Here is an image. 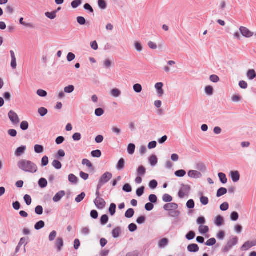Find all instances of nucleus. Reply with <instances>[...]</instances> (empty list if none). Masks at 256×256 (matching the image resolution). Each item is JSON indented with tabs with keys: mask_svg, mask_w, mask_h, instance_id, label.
<instances>
[{
	"mask_svg": "<svg viewBox=\"0 0 256 256\" xmlns=\"http://www.w3.org/2000/svg\"><path fill=\"white\" fill-rule=\"evenodd\" d=\"M82 3V0H74L71 3L72 8H76L79 6Z\"/></svg>",
	"mask_w": 256,
	"mask_h": 256,
	"instance_id": "38",
	"label": "nucleus"
},
{
	"mask_svg": "<svg viewBox=\"0 0 256 256\" xmlns=\"http://www.w3.org/2000/svg\"><path fill=\"white\" fill-rule=\"evenodd\" d=\"M112 62L110 59H106L104 62V66L106 68H109L112 66Z\"/></svg>",
	"mask_w": 256,
	"mask_h": 256,
	"instance_id": "52",
	"label": "nucleus"
},
{
	"mask_svg": "<svg viewBox=\"0 0 256 256\" xmlns=\"http://www.w3.org/2000/svg\"><path fill=\"white\" fill-rule=\"evenodd\" d=\"M57 235L56 232L52 230L50 234L48 236L49 240L52 242L54 240Z\"/></svg>",
	"mask_w": 256,
	"mask_h": 256,
	"instance_id": "51",
	"label": "nucleus"
},
{
	"mask_svg": "<svg viewBox=\"0 0 256 256\" xmlns=\"http://www.w3.org/2000/svg\"><path fill=\"white\" fill-rule=\"evenodd\" d=\"M224 222V218H223L220 216H218L216 218V220H215V224L218 226H221Z\"/></svg>",
	"mask_w": 256,
	"mask_h": 256,
	"instance_id": "29",
	"label": "nucleus"
},
{
	"mask_svg": "<svg viewBox=\"0 0 256 256\" xmlns=\"http://www.w3.org/2000/svg\"><path fill=\"white\" fill-rule=\"evenodd\" d=\"M45 226V223L42 220H40L36 222L34 225V228L36 230H40L43 228Z\"/></svg>",
	"mask_w": 256,
	"mask_h": 256,
	"instance_id": "28",
	"label": "nucleus"
},
{
	"mask_svg": "<svg viewBox=\"0 0 256 256\" xmlns=\"http://www.w3.org/2000/svg\"><path fill=\"white\" fill-rule=\"evenodd\" d=\"M149 162L152 166H156L158 163V158L156 156L152 155L149 158Z\"/></svg>",
	"mask_w": 256,
	"mask_h": 256,
	"instance_id": "23",
	"label": "nucleus"
},
{
	"mask_svg": "<svg viewBox=\"0 0 256 256\" xmlns=\"http://www.w3.org/2000/svg\"><path fill=\"white\" fill-rule=\"evenodd\" d=\"M110 93V95L114 98L119 97L122 94L121 91L117 88L112 89Z\"/></svg>",
	"mask_w": 256,
	"mask_h": 256,
	"instance_id": "18",
	"label": "nucleus"
},
{
	"mask_svg": "<svg viewBox=\"0 0 256 256\" xmlns=\"http://www.w3.org/2000/svg\"><path fill=\"white\" fill-rule=\"evenodd\" d=\"M56 12H57V11H54L52 12H47L45 14L46 17L50 18V20H54L56 16Z\"/></svg>",
	"mask_w": 256,
	"mask_h": 256,
	"instance_id": "31",
	"label": "nucleus"
},
{
	"mask_svg": "<svg viewBox=\"0 0 256 256\" xmlns=\"http://www.w3.org/2000/svg\"><path fill=\"white\" fill-rule=\"evenodd\" d=\"M36 94L40 97H45L48 94L46 91L41 89L38 90L36 92Z\"/></svg>",
	"mask_w": 256,
	"mask_h": 256,
	"instance_id": "53",
	"label": "nucleus"
},
{
	"mask_svg": "<svg viewBox=\"0 0 256 256\" xmlns=\"http://www.w3.org/2000/svg\"><path fill=\"white\" fill-rule=\"evenodd\" d=\"M48 158L47 156H43L42 159V166H44L48 165Z\"/></svg>",
	"mask_w": 256,
	"mask_h": 256,
	"instance_id": "62",
	"label": "nucleus"
},
{
	"mask_svg": "<svg viewBox=\"0 0 256 256\" xmlns=\"http://www.w3.org/2000/svg\"><path fill=\"white\" fill-rule=\"evenodd\" d=\"M52 166L56 170L60 169L62 166L60 162L56 160H55L52 162Z\"/></svg>",
	"mask_w": 256,
	"mask_h": 256,
	"instance_id": "30",
	"label": "nucleus"
},
{
	"mask_svg": "<svg viewBox=\"0 0 256 256\" xmlns=\"http://www.w3.org/2000/svg\"><path fill=\"white\" fill-rule=\"evenodd\" d=\"M144 187L143 186L138 188L136 191V195L138 196H141L144 194Z\"/></svg>",
	"mask_w": 256,
	"mask_h": 256,
	"instance_id": "63",
	"label": "nucleus"
},
{
	"mask_svg": "<svg viewBox=\"0 0 256 256\" xmlns=\"http://www.w3.org/2000/svg\"><path fill=\"white\" fill-rule=\"evenodd\" d=\"M85 196V193L84 192H82L80 194L76 196V198L75 199V200L76 202H80L84 200Z\"/></svg>",
	"mask_w": 256,
	"mask_h": 256,
	"instance_id": "43",
	"label": "nucleus"
},
{
	"mask_svg": "<svg viewBox=\"0 0 256 256\" xmlns=\"http://www.w3.org/2000/svg\"><path fill=\"white\" fill-rule=\"evenodd\" d=\"M218 178H220V182L222 184H224L227 182L228 180L226 177V175L224 173L220 172L218 174Z\"/></svg>",
	"mask_w": 256,
	"mask_h": 256,
	"instance_id": "22",
	"label": "nucleus"
},
{
	"mask_svg": "<svg viewBox=\"0 0 256 256\" xmlns=\"http://www.w3.org/2000/svg\"><path fill=\"white\" fill-rule=\"evenodd\" d=\"M230 176L234 182H238L240 178V174L238 171H230Z\"/></svg>",
	"mask_w": 256,
	"mask_h": 256,
	"instance_id": "11",
	"label": "nucleus"
},
{
	"mask_svg": "<svg viewBox=\"0 0 256 256\" xmlns=\"http://www.w3.org/2000/svg\"><path fill=\"white\" fill-rule=\"evenodd\" d=\"M134 48H135L136 50L138 52H140L142 50L143 48H142V44L140 42H136L134 43Z\"/></svg>",
	"mask_w": 256,
	"mask_h": 256,
	"instance_id": "46",
	"label": "nucleus"
},
{
	"mask_svg": "<svg viewBox=\"0 0 256 256\" xmlns=\"http://www.w3.org/2000/svg\"><path fill=\"white\" fill-rule=\"evenodd\" d=\"M94 203L98 209H103L106 204V202L102 198H96L94 200Z\"/></svg>",
	"mask_w": 256,
	"mask_h": 256,
	"instance_id": "7",
	"label": "nucleus"
},
{
	"mask_svg": "<svg viewBox=\"0 0 256 256\" xmlns=\"http://www.w3.org/2000/svg\"><path fill=\"white\" fill-rule=\"evenodd\" d=\"M134 90L136 93H140L142 91V86L139 84H136L133 86Z\"/></svg>",
	"mask_w": 256,
	"mask_h": 256,
	"instance_id": "37",
	"label": "nucleus"
},
{
	"mask_svg": "<svg viewBox=\"0 0 256 256\" xmlns=\"http://www.w3.org/2000/svg\"><path fill=\"white\" fill-rule=\"evenodd\" d=\"M200 202L203 205H206L208 204L209 200L206 196H202L200 198Z\"/></svg>",
	"mask_w": 256,
	"mask_h": 256,
	"instance_id": "60",
	"label": "nucleus"
},
{
	"mask_svg": "<svg viewBox=\"0 0 256 256\" xmlns=\"http://www.w3.org/2000/svg\"><path fill=\"white\" fill-rule=\"evenodd\" d=\"M8 116L13 124L17 125L20 123V120L19 117L17 114L14 111L12 110H10L8 114Z\"/></svg>",
	"mask_w": 256,
	"mask_h": 256,
	"instance_id": "5",
	"label": "nucleus"
},
{
	"mask_svg": "<svg viewBox=\"0 0 256 256\" xmlns=\"http://www.w3.org/2000/svg\"><path fill=\"white\" fill-rule=\"evenodd\" d=\"M43 146L39 144H36L34 146V152L37 154H40L44 152Z\"/></svg>",
	"mask_w": 256,
	"mask_h": 256,
	"instance_id": "35",
	"label": "nucleus"
},
{
	"mask_svg": "<svg viewBox=\"0 0 256 256\" xmlns=\"http://www.w3.org/2000/svg\"><path fill=\"white\" fill-rule=\"evenodd\" d=\"M68 180L72 184L78 182V178L74 174H70L68 176Z\"/></svg>",
	"mask_w": 256,
	"mask_h": 256,
	"instance_id": "34",
	"label": "nucleus"
},
{
	"mask_svg": "<svg viewBox=\"0 0 256 256\" xmlns=\"http://www.w3.org/2000/svg\"><path fill=\"white\" fill-rule=\"evenodd\" d=\"M178 208V205L176 203H168L164 205V209L170 212L172 210H177Z\"/></svg>",
	"mask_w": 256,
	"mask_h": 256,
	"instance_id": "10",
	"label": "nucleus"
},
{
	"mask_svg": "<svg viewBox=\"0 0 256 256\" xmlns=\"http://www.w3.org/2000/svg\"><path fill=\"white\" fill-rule=\"evenodd\" d=\"M48 182L44 178H41L38 181V185L41 188H44L47 186Z\"/></svg>",
	"mask_w": 256,
	"mask_h": 256,
	"instance_id": "26",
	"label": "nucleus"
},
{
	"mask_svg": "<svg viewBox=\"0 0 256 256\" xmlns=\"http://www.w3.org/2000/svg\"><path fill=\"white\" fill-rule=\"evenodd\" d=\"M17 166L20 170L24 172L34 174L38 170L37 166L33 162L27 160L22 159L20 160Z\"/></svg>",
	"mask_w": 256,
	"mask_h": 256,
	"instance_id": "1",
	"label": "nucleus"
},
{
	"mask_svg": "<svg viewBox=\"0 0 256 256\" xmlns=\"http://www.w3.org/2000/svg\"><path fill=\"white\" fill-rule=\"evenodd\" d=\"M238 242V238L237 236H234L230 238L227 242L226 244L223 248V252H224L230 251L233 246L237 244Z\"/></svg>",
	"mask_w": 256,
	"mask_h": 256,
	"instance_id": "2",
	"label": "nucleus"
},
{
	"mask_svg": "<svg viewBox=\"0 0 256 256\" xmlns=\"http://www.w3.org/2000/svg\"><path fill=\"white\" fill-rule=\"evenodd\" d=\"M112 175L110 172H106L104 174L100 177L98 184H99V188L108 182L112 178Z\"/></svg>",
	"mask_w": 256,
	"mask_h": 256,
	"instance_id": "4",
	"label": "nucleus"
},
{
	"mask_svg": "<svg viewBox=\"0 0 256 256\" xmlns=\"http://www.w3.org/2000/svg\"><path fill=\"white\" fill-rule=\"evenodd\" d=\"M120 232V228H116L112 230V235L114 238H117L119 236Z\"/></svg>",
	"mask_w": 256,
	"mask_h": 256,
	"instance_id": "36",
	"label": "nucleus"
},
{
	"mask_svg": "<svg viewBox=\"0 0 256 256\" xmlns=\"http://www.w3.org/2000/svg\"><path fill=\"white\" fill-rule=\"evenodd\" d=\"M216 243V240L214 238H211L207 240L206 242V245L208 246H212Z\"/></svg>",
	"mask_w": 256,
	"mask_h": 256,
	"instance_id": "55",
	"label": "nucleus"
},
{
	"mask_svg": "<svg viewBox=\"0 0 256 256\" xmlns=\"http://www.w3.org/2000/svg\"><path fill=\"white\" fill-rule=\"evenodd\" d=\"M35 212L38 215H41L43 213V208L41 206H37L35 208Z\"/></svg>",
	"mask_w": 256,
	"mask_h": 256,
	"instance_id": "64",
	"label": "nucleus"
},
{
	"mask_svg": "<svg viewBox=\"0 0 256 256\" xmlns=\"http://www.w3.org/2000/svg\"><path fill=\"white\" fill-rule=\"evenodd\" d=\"M227 192H228V190H227L226 188H220L217 191L216 196H217V197H220V196L226 194Z\"/></svg>",
	"mask_w": 256,
	"mask_h": 256,
	"instance_id": "25",
	"label": "nucleus"
},
{
	"mask_svg": "<svg viewBox=\"0 0 256 256\" xmlns=\"http://www.w3.org/2000/svg\"><path fill=\"white\" fill-rule=\"evenodd\" d=\"M168 242L169 240L167 238H163L158 242V247L160 248H164L168 246Z\"/></svg>",
	"mask_w": 256,
	"mask_h": 256,
	"instance_id": "17",
	"label": "nucleus"
},
{
	"mask_svg": "<svg viewBox=\"0 0 256 256\" xmlns=\"http://www.w3.org/2000/svg\"><path fill=\"white\" fill-rule=\"evenodd\" d=\"M80 232L82 234L87 236L90 234V230L88 227L82 228Z\"/></svg>",
	"mask_w": 256,
	"mask_h": 256,
	"instance_id": "57",
	"label": "nucleus"
},
{
	"mask_svg": "<svg viewBox=\"0 0 256 256\" xmlns=\"http://www.w3.org/2000/svg\"><path fill=\"white\" fill-rule=\"evenodd\" d=\"M254 246H256V239L252 241L246 242L242 246L240 249L242 251H246Z\"/></svg>",
	"mask_w": 256,
	"mask_h": 256,
	"instance_id": "6",
	"label": "nucleus"
},
{
	"mask_svg": "<svg viewBox=\"0 0 256 256\" xmlns=\"http://www.w3.org/2000/svg\"><path fill=\"white\" fill-rule=\"evenodd\" d=\"M162 200L164 202H170L172 200V198L168 194H164L162 196Z\"/></svg>",
	"mask_w": 256,
	"mask_h": 256,
	"instance_id": "47",
	"label": "nucleus"
},
{
	"mask_svg": "<svg viewBox=\"0 0 256 256\" xmlns=\"http://www.w3.org/2000/svg\"><path fill=\"white\" fill-rule=\"evenodd\" d=\"M199 247L195 244H190L188 246V250L191 252H196L199 250Z\"/></svg>",
	"mask_w": 256,
	"mask_h": 256,
	"instance_id": "16",
	"label": "nucleus"
},
{
	"mask_svg": "<svg viewBox=\"0 0 256 256\" xmlns=\"http://www.w3.org/2000/svg\"><path fill=\"white\" fill-rule=\"evenodd\" d=\"M24 200L28 206L32 204V198L30 196L26 194L24 197Z\"/></svg>",
	"mask_w": 256,
	"mask_h": 256,
	"instance_id": "58",
	"label": "nucleus"
},
{
	"mask_svg": "<svg viewBox=\"0 0 256 256\" xmlns=\"http://www.w3.org/2000/svg\"><path fill=\"white\" fill-rule=\"evenodd\" d=\"M125 165V161L123 158H121L118 162L116 165L117 170H120L124 168Z\"/></svg>",
	"mask_w": 256,
	"mask_h": 256,
	"instance_id": "21",
	"label": "nucleus"
},
{
	"mask_svg": "<svg viewBox=\"0 0 256 256\" xmlns=\"http://www.w3.org/2000/svg\"><path fill=\"white\" fill-rule=\"evenodd\" d=\"M196 234L193 231H190L186 234V238L188 240H192L194 238Z\"/></svg>",
	"mask_w": 256,
	"mask_h": 256,
	"instance_id": "44",
	"label": "nucleus"
},
{
	"mask_svg": "<svg viewBox=\"0 0 256 256\" xmlns=\"http://www.w3.org/2000/svg\"><path fill=\"white\" fill-rule=\"evenodd\" d=\"M189 177L193 178H200L202 176V174L196 170H191L188 172Z\"/></svg>",
	"mask_w": 256,
	"mask_h": 256,
	"instance_id": "12",
	"label": "nucleus"
},
{
	"mask_svg": "<svg viewBox=\"0 0 256 256\" xmlns=\"http://www.w3.org/2000/svg\"><path fill=\"white\" fill-rule=\"evenodd\" d=\"M240 31L244 36L247 38L252 37L254 34L252 32L250 31L248 28L244 26H240Z\"/></svg>",
	"mask_w": 256,
	"mask_h": 256,
	"instance_id": "8",
	"label": "nucleus"
},
{
	"mask_svg": "<svg viewBox=\"0 0 256 256\" xmlns=\"http://www.w3.org/2000/svg\"><path fill=\"white\" fill-rule=\"evenodd\" d=\"M135 145L133 144H130L128 146V152L130 154H132L134 152Z\"/></svg>",
	"mask_w": 256,
	"mask_h": 256,
	"instance_id": "33",
	"label": "nucleus"
},
{
	"mask_svg": "<svg viewBox=\"0 0 256 256\" xmlns=\"http://www.w3.org/2000/svg\"><path fill=\"white\" fill-rule=\"evenodd\" d=\"M91 155L94 158H100L102 155V152L100 150H94L91 152Z\"/></svg>",
	"mask_w": 256,
	"mask_h": 256,
	"instance_id": "41",
	"label": "nucleus"
},
{
	"mask_svg": "<svg viewBox=\"0 0 256 256\" xmlns=\"http://www.w3.org/2000/svg\"><path fill=\"white\" fill-rule=\"evenodd\" d=\"M180 212L176 210H172L168 212V215L171 217H177L180 215Z\"/></svg>",
	"mask_w": 256,
	"mask_h": 256,
	"instance_id": "48",
	"label": "nucleus"
},
{
	"mask_svg": "<svg viewBox=\"0 0 256 256\" xmlns=\"http://www.w3.org/2000/svg\"><path fill=\"white\" fill-rule=\"evenodd\" d=\"M134 214V211L132 208H129L125 213V216L127 218H132Z\"/></svg>",
	"mask_w": 256,
	"mask_h": 256,
	"instance_id": "32",
	"label": "nucleus"
},
{
	"mask_svg": "<svg viewBox=\"0 0 256 256\" xmlns=\"http://www.w3.org/2000/svg\"><path fill=\"white\" fill-rule=\"evenodd\" d=\"M164 84L162 82H158L156 84L154 87L156 90L157 94L158 97H162L164 94V91L162 89Z\"/></svg>",
	"mask_w": 256,
	"mask_h": 256,
	"instance_id": "9",
	"label": "nucleus"
},
{
	"mask_svg": "<svg viewBox=\"0 0 256 256\" xmlns=\"http://www.w3.org/2000/svg\"><path fill=\"white\" fill-rule=\"evenodd\" d=\"M26 149V147L25 146H22L20 147H18L15 151V156L17 157L20 156L25 152Z\"/></svg>",
	"mask_w": 256,
	"mask_h": 256,
	"instance_id": "13",
	"label": "nucleus"
},
{
	"mask_svg": "<svg viewBox=\"0 0 256 256\" xmlns=\"http://www.w3.org/2000/svg\"><path fill=\"white\" fill-rule=\"evenodd\" d=\"M116 204L112 203L110 205V207L109 208V212L110 214L112 216H113L116 213Z\"/></svg>",
	"mask_w": 256,
	"mask_h": 256,
	"instance_id": "42",
	"label": "nucleus"
},
{
	"mask_svg": "<svg viewBox=\"0 0 256 256\" xmlns=\"http://www.w3.org/2000/svg\"><path fill=\"white\" fill-rule=\"evenodd\" d=\"M98 6L102 10H104L106 8V4L104 0H98Z\"/></svg>",
	"mask_w": 256,
	"mask_h": 256,
	"instance_id": "50",
	"label": "nucleus"
},
{
	"mask_svg": "<svg viewBox=\"0 0 256 256\" xmlns=\"http://www.w3.org/2000/svg\"><path fill=\"white\" fill-rule=\"evenodd\" d=\"M190 190V186L188 185L182 184L178 194V197L180 198H183L185 196H188Z\"/></svg>",
	"mask_w": 256,
	"mask_h": 256,
	"instance_id": "3",
	"label": "nucleus"
},
{
	"mask_svg": "<svg viewBox=\"0 0 256 256\" xmlns=\"http://www.w3.org/2000/svg\"><path fill=\"white\" fill-rule=\"evenodd\" d=\"M146 172L145 168L142 166H140L137 170V174L140 176H144Z\"/></svg>",
	"mask_w": 256,
	"mask_h": 256,
	"instance_id": "24",
	"label": "nucleus"
},
{
	"mask_svg": "<svg viewBox=\"0 0 256 256\" xmlns=\"http://www.w3.org/2000/svg\"><path fill=\"white\" fill-rule=\"evenodd\" d=\"M174 174L178 177H183L186 174V172L184 170H180L176 171Z\"/></svg>",
	"mask_w": 256,
	"mask_h": 256,
	"instance_id": "45",
	"label": "nucleus"
},
{
	"mask_svg": "<svg viewBox=\"0 0 256 256\" xmlns=\"http://www.w3.org/2000/svg\"><path fill=\"white\" fill-rule=\"evenodd\" d=\"M20 128L23 130H26L28 128V123L26 121H22L20 124Z\"/></svg>",
	"mask_w": 256,
	"mask_h": 256,
	"instance_id": "54",
	"label": "nucleus"
},
{
	"mask_svg": "<svg viewBox=\"0 0 256 256\" xmlns=\"http://www.w3.org/2000/svg\"><path fill=\"white\" fill-rule=\"evenodd\" d=\"M56 246L57 248L58 252H60L62 250L64 246L63 239L62 238H58L55 242Z\"/></svg>",
	"mask_w": 256,
	"mask_h": 256,
	"instance_id": "15",
	"label": "nucleus"
},
{
	"mask_svg": "<svg viewBox=\"0 0 256 256\" xmlns=\"http://www.w3.org/2000/svg\"><path fill=\"white\" fill-rule=\"evenodd\" d=\"M65 192L64 190L58 192L53 198L54 202H59L61 198L65 196Z\"/></svg>",
	"mask_w": 256,
	"mask_h": 256,
	"instance_id": "14",
	"label": "nucleus"
},
{
	"mask_svg": "<svg viewBox=\"0 0 256 256\" xmlns=\"http://www.w3.org/2000/svg\"><path fill=\"white\" fill-rule=\"evenodd\" d=\"M199 232L202 234H204L209 231V228L206 226L200 225L198 228Z\"/></svg>",
	"mask_w": 256,
	"mask_h": 256,
	"instance_id": "20",
	"label": "nucleus"
},
{
	"mask_svg": "<svg viewBox=\"0 0 256 256\" xmlns=\"http://www.w3.org/2000/svg\"><path fill=\"white\" fill-rule=\"evenodd\" d=\"M82 164L83 165H86L88 168H92V163L88 159H83L82 160Z\"/></svg>",
	"mask_w": 256,
	"mask_h": 256,
	"instance_id": "59",
	"label": "nucleus"
},
{
	"mask_svg": "<svg viewBox=\"0 0 256 256\" xmlns=\"http://www.w3.org/2000/svg\"><path fill=\"white\" fill-rule=\"evenodd\" d=\"M108 220V217L106 214L102 215L100 218V223L102 225L106 224Z\"/></svg>",
	"mask_w": 256,
	"mask_h": 256,
	"instance_id": "49",
	"label": "nucleus"
},
{
	"mask_svg": "<svg viewBox=\"0 0 256 256\" xmlns=\"http://www.w3.org/2000/svg\"><path fill=\"white\" fill-rule=\"evenodd\" d=\"M206 94L208 96H212L214 94V88L210 86H206L204 88Z\"/></svg>",
	"mask_w": 256,
	"mask_h": 256,
	"instance_id": "27",
	"label": "nucleus"
},
{
	"mask_svg": "<svg viewBox=\"0 0 256 256\" xmlns=\"http://www.w3.org/2000/svg\"><path fill=\"white\" fill-rule=\"evenodd\" d=\"M74 87L72 85H69L68 86H66L64 88V92L70 94L74 92Z\"/></svg>",
	"mask_w": 256,
	"mask_h": 256,
	"instance_id": "39",
	"label": "nucleus"
},
{
	"mask_svg": "<svg viewBox=\"0 0 256 256\" xmlns=\"http://www.w3.org/2000/svg\"><path fill=\"white\" fill-rule=\"evenodd\" d=\"M246 76L250 80H252L256 77V72L254 70H250L248 71Z\"/></svg>",
	"mask_w": 256,
	"mask_h": 256,
	"instance_id": "19",
	"label": "nucleus"
},
{
	"mask_svg": "<svg viewBox=\"0 0 256 256\" xmlns=\"http://www.w3.org/2000/svg\"><path fill=\"white\" fill-rule=\"evenodd\" d=\"M238 214L236 212H233L230 215V219L232 221H236L238 218Z\"/></svg>",
	"mask_w": 256,
	"mask_h": 256,
	"instance_id": "56",
	"label": "nucleus"
},
{
	"mask_svg": "<svg viewBox=\"0 0 256 256\" xmlns=\"http://www.w3.org/2000/svg\"><path fill=\"white\" fill-rule=\"evenodd\" d=\"M210 79L211 82L215 83L218 82L220 80L219 77L215 74L211 75L210 77Z\"/></svg>",
	"mask_w": 256,
	"mask_h": 256,
	"instance_id": "61",
	"label": "nucleus"
},
{
	"mask_svg": "<svg viewBox=\"0 0 256 256\" xmlns=\"http://www.w3.org/2000/svg\"><path fill=\"white\" fill-rule=\"evenodd\" d=\"M38 112L41 116H44L47 114L48 110L45 108L42 107L38 108Z\"/></svg>",
	"mask_w": 256,
	"mask_h": 256,
	"instance_id": "40",
	"label": "nucleus"
}]
</instances>
